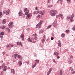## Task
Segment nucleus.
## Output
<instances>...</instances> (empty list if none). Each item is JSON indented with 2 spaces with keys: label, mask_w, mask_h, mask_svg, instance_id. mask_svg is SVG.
Wrapping results in <instances>:
<instances>
[{
  "label": "nucleus",
  "mask_w": 75,
  "mask_h": 75,
  "mask_svg": "<svg viewBox=\"0 0 75 75\" xmlns=\"http://www.w3.org/2000/svg\"><path fill=\"white\" fill-rule=\"evenodd\" d=\"M58 12L56 10H52L50 11V15L52 16H55V14H57Z\"/></svg>",
  "instance_id": "obj_1"
},
{
  "label": "nucleus",
  "mask_w": 75,
  "mask_h": 75,
  "mask_svg": "<svg viewBox=\"0 0 75 75\" xmlns=\"http://www.w3.org/2000/svg\"><path fill=\"white\" fill-rule=\"evenodd\" d=\"M13 22H11L9 23L8 24L9 28H13Z\"/></svg>",
  "instance_id": "obj_2"
},
{
  "label": "nucleus",
  "mask_w": 75,
  "mask_h": 75,
  "mask_svg": "<svg viewBox=\"0 0 75 75\" xmlns=\"http://www.w3.org/2000/svg\"><path fill=\"white\" fill-rule=\"evenodd\" d=\"M24 35L23 34H22L20 36L21 38H22V40L23 41H24Z\"/></svg>",
  "instance_id": "obj_3"
},
{
  "label": "nucleus",
  "mask_w": 75,
  "mask_h": 75,
  "mask_svg": "<svg viewBox=\"0 0 75 75\" xmlns=\"http://www.w3.org/2000/svg\"><path fill=\"white\" fill-rule=\"evenodd\" d=\"M18 14L19 15V16H23V12L21 10H20V12H19Z\"/></svg>",
  "instance_id": "obj_4"
},
{
  "label": "nucleus",
  "mask_w": 75,
  "mask_h": 75,
  "mask_svg": "<svg viewBox=\"0 0 75 75\" xmlns=\"http://www.w3.org/2000/svg\"><path fill=\"white\" fill-rule=\"evenodd\" d=\"M59 17H61L62 19H64V16H63V15L62 14H59L58 15Z\"/></svg>",
  "instance_id": "obj_5"
},
{
  "label": "nucleus",
  "mask_w": 75,
  "mask_h": 75,
  "mask_svg": "<svg viewBox=\"0 0 75 75\" xmlns=\"http://www.w3.org/2000/svg\"><path fill=\"white\" fill-rule=\"evenodd\" d=\"M38 27H39L38 28H41V25H40V23H38L36 25V28H38Z\"/></svg>",
  "instance_id": "obj_6"
},
{
  "label": "nucleus",
  "mask_w": 75,
  "mask_h": 75,
  "mask_svg": "<svg viewBox=\"0 0 75 75\" xmlns=\"http://www.w3.org/2000/svg\"><path fill=\"white\" fill-rule=\"evenodd\" d=\"M62 74H63V73L62 72V70L60 69L59 71V75H62Z\"/></svg>",
  "instance_id": "obj_7"
},
{
  "label": "nucleus",
  "mask_w": 75,
  "mask_h": 75,
  "mask_svg": "<svg viewBox=\"0 0 75 75\" xmlns=\"http://www.w3.org/2000/svg\"><path fill=\"white\" fill-rule=\"evenodd\" d=\"M11 73L13 74H15V71H14V69H11Z\"/></svg>",
  "instance_id": "obj_8"
},
{
  "label": "nucleus",
  "mask_w": 75,
  "mask_h": 75,
  "mask_svg": "<svg viewBox=\"0 0 75 75\" xmlns=\"http://www.w3.org/2000/svg\"><path fill=\"white\" fill-rule=\"evenodd\" d=\"M59 43H58V45L59 47H61V41L60 40L58 41Z\"/></svg>",
  "instance_id": "obj_9"
},
{
  "label": "nucleus",
  "mask_w": 75,
  "mask_h": 75,
  "mask_svg": "<svg viewBox=\"0 0 75 75\" xmlns=\"http://www.w3.org/2000/svg\"><path fill=\"white\" fill-rule=\"evenodd\" d=\"M59 2L60 3V4H62V0H58L57 3H59Z\"/></svg>",
  "instance_id": "obj_10"
},
{
  "label": "nucleus",
  "mask_w": 75,
  "mask_h": 75,
  "mask_svg": "<svg viewBox=\"0 0 75 75\" xmlns=\"http://www.w3.org/2000/svg\"><path fill=\"white\" fill-rule=\"evenodd\" d=\"M10 10L9 9L7 10L6 12V15L10 13Z\"/></svg>",
  "instance_id": "obj_11"
},
{
  "label": "nucleus",
  "mask_w": 75,
  "mask_h": 75,
  "mask_svg": "<svg viewBox=\"0 0 75 75\" xmlns=\"http://www.w3.org/2000/svg\"><path fill=\"white\" fill-rule=\"evenodd\" d=\"M6 30L8 33L10 32V29L8 28H6Z\"/></svg>",
  "instance_id": "obj_12"
},
{
  "label": "nucleus",
  "mask_w": 75,
  "mask_h": 75,
  "mask_svg": "<svg viewBox=\"0 0 75 75\" xmlns=\"http://www.w3.org/2000/svg\"><path fill=\"white\" fill-rule=\"evenodd\" d=\"M40 14L41 15H43L45 14V11H41Z\"/></svg>",
  "instance_id": "obj_13"
},
{
  "label": "nucleus",
  "mask_w": 75,
  "mask_h": 75,
  "mask_svg": "<svg viewBox=\"0 0 75 75\" xmlns=\"http://www.w3.org/2000/svg\"><path fill=\"white\" fill-rule=\"evenodd\" d=\"M6 23V20L5 19L3 20L2 21L3 24H5Z\"/></svg>",
  "instance_id": "obj_14"
},
{
  "label": "nucleus",
  "mask_w": 75,
  "mask_h": 75,
  "mask_svg": "<svg viewBox=\"0 0 75 75\" xmlns=\"http://www.w3.org/2000/svg\"><path fill=\"white\" fill-rule=\"evenodd\" d=\"M53 26H55L56 25H57V22H54L53 23Z\"/></svg>",
  "instance_id": "obj_15"
},
{
  "label": "nucleus",
  "mask_w": 75,
  "mask_h": 75,
  "mask_svg": "<svg viewBox=\"0 0 75 75\" xmlns=\"http://www.w3.org/2000/svg\"><path fill=\"white\" fill-rule=\"evenodd\" d=\"M28 41H29V42H32V40H31V39H30V38H29L27 40Z\"/></svg>",
  "instance_id": "obj_16"
},
{
  "label": "nucleus",
  "mask_w": 75,
  "mask_h": 75,
  "mask_svg": "<svg viewBox=\"0 0 75 75\" xmlns=\"http://www.w3.org/2000/svg\"><path fill=\"white\" fill-rule=\"evenodd\" d=\"M11 44H9V45L7 44L6 45V47L8 48L9 47H10V46H11Z\"/></svg>",
  "instance_id": "obj_17"
},
{
  "label": "nucleus",
  "mask_w": 75,
  "mask_h": 75,
  "mask_svg": "<svg viewBox=\"0 0 75 75\" xmlns=\"http://www.w3.org/2000/svg\"><path fill=\"white\" fill-rule=\"evenodd\" d=\"M52 26V25H50L47 28V29L48 30V28H51V27Z\"/></svg>",
  "instance_id": "obj_18"
},
{
  "label": "nucleus",
  "mask_w": 75,
  "mask_h": 75,
  "mask_svg": "<svg viewBox=\"0 0 75 75\" xmlns=\"http://www.w3.org/2000/svg\"><path fill=\"white\" fill-rule=\"evenodd\" d=\"M61 36L62 37H65V34L64 33H62L61 35Z\"/></svg>",
  "instance_id": "obj_19"
},
{
  "label": "nucleus",
  "mask_w": 75,
  "mask_h": 75,
  "mask_svg": "<svg viewBox=\"0 0 75 75\" xmlns=\"http://www.w3.org/2000/svg\"><path fill=\"white\" fill-rule=\"evenodd\" d=\"M6 28V26H2V27H1V29H4Z\"/></svg>",
  "instance_id": "obj_20"
},
{
  "label": "nucleus",
  "mask_w": 75,
  "mask_h": 75,
  "mask_svg": "<svg viewBox=\"0 0 75 75\" xmlns=\"http://www.w3.org/2000/svg\"><path fill=\"white\" fill-rule=\"evenodd\" d=\"M4 35V32H1V35Z\"/></svg>",
  "instance_id": "obj_21"
},
{
  "label": "nucleus",
  "mask_w": 75,
  "mask_h": 75,
  "mask_svg": "<svg viewBox=\"0 0 75 75\" xmlns=\"http://www.w3.org/2000/svg\"><path fill=\"white\" fill-rule=\"evenodd\" d=\"M44 31V30H41V31H40L39 32V33H43Z\"/></svg>",
  "instance_id": "obj_22"
},
{
  "label": "nucleus",
  "mask_w": 75,
  "mask_h": 75,
  "mask_svg": "<svg viewBox=\"0 0 75 75\" xmlns=\"http://www.w3.org/2000/svg\"><path fill=\"white\" fill-rule=\"evenodd\" d=\"M22 64V63L21 62H18V64L20 65V66Z\"/></svg>",
  "instance_id": "obj_23"
},
{
  "label": "nucleus",
  "mask_w": 75,
  "mask_h": 75,
  "mask_svg": "<svg viewBox=\"0 0 75 75\" xmlns=\"http://www.w3.org/2000/svg\"><path fill=\"white\" fill-rule=\"evenodd\" d=\"M18 57L20 59H21V58H21V56L20 55H18Z\"/></svg>",
  "instance_id": "obj_24"
},
{
  "label": "nucleus",
  "mask_w": 75,
  "mask_h": 75,
  "mask_svg": "<svg viewBox=\"0 0 75 75\" xmlns=\"http://www.w3.org/2000/svg\"><path fill=\"white\" fill-rule=\"evenodd\" d=\"M66 33H69V30H67L66 31Z\"/></svg>",
  "instance_id": "obj_25"
},
{
  "label": "nucleus",
  "mask_w": 75,
  "mask_h": 75,
  "mask_svg": "<svg viewBox=\"0 0 75 75\" xmlns=\"http://www.w3.org/2000/svg\"><path fill=\"white\" fill-rule=\"evenodd\" d=\"M42 43H44L45 42V39H43L42 40Z\"/></svg>",
  "instance_id": "obj_26"
},
{
  "label": "nucleus",
  "mask_w": 75,
  "mask_h": 75,
  "mask_svg": "<svg viewBox=\"0 0 75 75\" xmlns=\"http://www.w3.org/2000/svg\"><path fill=\"white\" fill-rule=\"evenodd\" d=\"M42 21H40V23H39V24L40 25H41V24H42Z\"/></svg>",
  "instance_id": "obj_27"
},
{
  "label": "nucleus",
  "mask_w": 75,
  "mask_h": 75,
  "mask_svg": "<svg viewBox=\"0 0 75 75\" xmlns=\"http://www.w3.org/2000/svg\"><path fill=\"white\" fill-rule=\"evenodd\" d=\"M70 18V17H67V20H68V21H69V20Z\"/></svg>",
  "instance_id": "obj_28"
},
{
  "label": "nucleus",
  "mask_w": 75,
  "mask_h": 75,
  "mask_svg": "<svg viewBox=\"0 0 75 75\" xmlns=\"http://www.w3.org/2000/svg\"><path fill=\"white\" fill-rule=\"evenodd\" d=\"M72 29L73 30V31H75V26H74V27H73L72 28Z\"/></svg>",
  "instance_id": "obj_29"
},
{
  "label": "nucleus",
  "mask_w": 75,
  "mask_h": 75,
  "mask_svg": "<svg viewBox=\"0 0 75 75\" xmlns=\"http://www.w3.org/2000/svg\"><path fill=\"white\" fill-rule=\"evenodd\" d=\"M35 61L36 62H37V63H39V60H36Z\"/></svg>",
  "instance_id": "obj_30"
},
{
  "label": "nucleus",
  "mask_w": 75,
  "mask_h": 75,
  "mask_svg": "<svg viewBox=\"0 0 75 75\" xmlns=\"http://www.w3.org/2000/svg\"><path fill=\"white\" fill-rule=\"evenodd\" d=\"M52 68H50V69H49V71H50V72H51V71H52Z\"/></svg>",
  "instance_id": "obj_31"
},
{
  "label": "nucleus",
  "mask_w": 75,
  "mask_h": 75,
  "mask_svg": "<svg viewBox=\"0 0 75 75\" xmlns=\"http://www.w3.org/2000/svg\"><path fill=\"white\" fill-rule=\"evenodd\" d=\"M27 10H28L27 8H26L25 9H24V11L25 12V11H27Z\"/></svg>",
  "instance_id": "obj_32"
},
{
  "label": "nucleus",
  "mask_w": 75,
  "mask_h": 75,
  "mask_svg": "<svg viewBox=\"0 0 75 75\" xmlns=\"http://www.w3.org/2000/svg\"><path fill=\"white\" fill-rule=\"evenodd\" d=\"M37 34L36 33H35L33 35V36H34L35 37V36H37Z\"/></svg>",
  "instance_id": "obj_33"
},
{
  "label": "nucleus",
  "mask_w": 75,
  "mask_h": 75,
  "mask_svg": "<svg viewBox=\"0 0 75 75\" xmlns=\"http://www.w3.org/2000/svg\"><path fill=\"white\" fill-rule=\"evenodd\" d=\"M52 61H53V62H54V63H55L56 62L55 61V59H53L52 60Z\"/></svg>",
  "instance_id": "obj_34"
},
{
  "label": "nucleus",
  "mask_w": 75,
  "mask_h": 75,
  "mask_svg": "<svg viewBox=\"0 0 75 75\" xmlns=\"http://www.w3.org/2000/svg\"><path fill=\"white\" fill-rule=\"evenodd\" d=\"M3 70L4 71H6V70H7V68H4Z\"/></svg>",
  "instance_id": "obj_35"
},
{
  "label": "nucleus",
  "mask_w": 75,
  "mask_h": 75,
  "mask_svg": "<svg viewBox=\"0 0 75 75\" xmlns=\"http://www.w3.org/2000/svg\"><path fill=\"white\" fill-rule=\"evenodd\" d=\"M0 37L1 39L3 38V36L2 35L0 36Z\"/></svg>",
  "instance_id": "obj_36"
},
{
  "label": "nucleus",
  "mask_w": 75,
  "mask_h": 75,
  "mask_svg": "<svg viewBox=\"0 0 75 75\" xmlns=\"http://www.w3.org/2000/svg\"><path fill=\"white\" fill-rule=\"evenodd\" d=\"M50 73H51V72H50V71H48V72L47 73V75H49V74H50Z\"/></svg>",
  "instance_id": "obj_37"
},
{
  "label": "nucleus",
  "mask_w": 75,
  "mask_h": 75,
  "mask_svg": "<svg viewBox=\"0 0 75 75\" xmlns=\"http://www.w3.org/2000/svg\"><path fill=\"white\" fill-rule=\"evenodd\" d=\"M27 17H28V18H29V17H30V15L28 14L27 15Z\"/></svg>",
  "instance_id": "obj_38"
},
{
  "label": "nucleus",
  "mask_w": 75,
  "mask_h": 75,
  "mask_svg": "<svg viewBox=\"0 0 75 75\" xmlns=\"http://www.w3.org/2000/svg\"><path fill=\"white\" fill-rule=\"evenodd\" d=\"M50 7H52V6L51 5V4H50V5H49L48 6V7H49V8H50Z\"/></svg>",
  "instance_id": "obj_39"
},
{
  "label": "nucleus",
  "mask_w": 75,
  "mask_h": 75,
  "mask_svg": "<svg viewBox=\"0 0 75 75\" xmlns=\"http://www.w3.org/2000/svg\"><path fill=\"white\" fill-rule=\"evenodd\" d=\"M58 55H59V53H57L56 55V57H57L58 56Z\"/></svg>",
  "instance_id": "obj_40"
},
{
  "label": "nucleus",
  "mask_w": 75,
  "mask_h": 75,
  "mask_svg": "<svg viewBox=\"0 0 75 75\" xmlns=\"http://www.w3.org/2000/svg\"><path fill=\"white\" fill-rule=\"evenodd\" d=\"M51 40H53L54 39V38L53 37H51Z\"/></svg>",
  "instance_id": "obj_41"
},
{
  "label": "nucleus",
  "mask_w": 75,
  "mask_h": 75,
  "mask_svg": "<svg viewBox=\"0 0 75 75\" xmlns=\"http://www.w3.org/2000/svg\"><path fill=\"white\" fill-rule=\"evenodd\" d=\"M72 19H73V17L72 16H71L70 18V20H72Z\"/></svg>",
  "instance_id": "obj_42"
},
{
  "label": "nucleus",
  "mask_w": 75,
  "mask_h": 75,
  "mask_svg": "<svg viewBox=\"0 0 75 75\" xmlns=\"http://www.w3.org/2000/svg\"><path fill=\"white\" fill-rule=\"evenodd\" d=\"M18 55V54H15V57H17V56Z\"/></svg>",
  "instance_id": "obj_43"
},
{
  "label": "nucleus",
  "mask_w": 75,
  "mask_h": 75,
  "mask_svg": "<svg viewBox=\"0 0 75 75\" xmlns=\"http://www.w3.org/2000/svg\"><path fill=\"white\" fill-rule=\"evenodd\" d=\"M19 42H17V45H19Z\"/></svg>",
  "instance_id": "obj_44"
},
{
  "label": "nucleus",
  "mask_w": 75,
  "mask_h": 75,
  "mask_svg": "<svg viewBox=\"0 0 75 75\" xmlns=\"http://www.w3.org/2000/svg\"><path fill=\"white\" fill-rule=\"evenodd\" d=\"M60 58V57L59 56H57V59H59V58Z\"/></svg>",
  "instance_id": "obj_45"
},
{
  "label": "nucleus",
  "mask_w": 75,
  "mask_h": 75,
  "mask_svg": "<svg viewBox=\"0 0 75 75\" xmlns=\"http://www.w3.org/2000/svg\"><path fill=\"white\" fill-rule=\"evenodd\" d=\"M34 39L35 40H37V39H38V38H37V37H35Z\"/></svg>",
  "instance_id": "obj_46"
},
{
  "label": "nucleus",
  "mask_w": 75,
  "mask_h": 75,
  "mask_svg": "<svg viewBox=\"0 0 75 75\" xmlns=\"http://www.w3.org/2000/svg\"><path fill=\"white\" fill-rule=\"evenodd\" d=\"M40 17H41V16L40 15H38V18H40Z\"/></svg>",
  "instance_id": "obj_47"
},
{
  "label": "nucleus",
  "mask_w": 75,
  "mask_h": 75,
  "mask_svg": "<svg viewBox=\"0 0 75 75\" xmlns=\"http://www.w3.org/2000/svg\"><path fill=\"white\" fill-rule=\"evenodd\" d=\"M39 11H37L36 14H38V13H39Z\"/></svg>",
  "instance_id": "obj_48"
},
{
  "label": "nucleus",
  "mask_w": 75,
  "mask_h": 75,
  "mask_svg": "<svg viewBox=\"0 0 75 75\" xmlns=\"http://www.w3.org/2000/svg\"><path fill=\"white\" fill-rule=\"evenodd\" d=\"M45 35H44V36L43 37V39H44V38H45Z\"/></svg>",
  "instance_id": "obj_49"
},
{
  "label": "nucleus",
  "mask_w": 75,
  "mask_h": 75,
  "mask_svg": "<svg viewBox=\"0 0 75 75\" xmlns=\"http://www.w3.org/2000/svg\"><path fill=\"white\" fill-rule=\"evenodd\" d=\"M1 15H2V13H1V12H0V16H1Z\"/></svg>",
  "instance_id": "obj_50"
},
{
  "label": "nucleus",
  "mask_w": 75,
  "mask_h": 75,
  "mask_svg": "<svg viewBox=\"0 0 75 75\" xmlns=\"http://www.w3.org/2000/svg\"><path fill=\"white\" fill-rule=\"evenodd\" d=\"M28 14V13H27V12L25 13V14L26 15H27Z\"/></svg>",
  "instance_id": "obj_51"
},
{
  "label": "nucleus",
  "mask_w": 75,
  "mask_h": 75,
  "mask_svg": "<svg viewBox=\"0 0 75 75\" xmlns=\"http://www.w3.org/2000/svg\"><path fill=\"white\" fill-rule=\"evenodd\" d=\"M4 68H7V66H4Z\"/></svg>",
  "instance_id": "obj_52"
},
{
  "label": "nucleus",
  "mask_w": 75,
  "mask_h": 75,
  "mask_svg": "<svg viewBox=\"0 0 75 75\" xmlns=\"http://www.w3.org/2000/svg\"><path fill=\"white\" fill-rule=\"evenodd\" d=\"M74 14H72V15H71V16L72 17H74Z\"/></svg>",
  "instance_id": "obj_53"
},
{
  "label": "nucleus",
  "mask_w": 75,
  "mask_h": 75,
  "mask_svg": "<svg viewBox=\"0 0 75 75\" xmlns=\"http://www.w3.org/2000/svg\"><path fill=\"white\" fill-rule=\"evenodd\" d=\"M58 17H59V16L58 15H56V18H58Z\"/></svg>",
  "instance_id": "obj_54"
},
{
  "label": "nucleus",
  "mask_w": 75,
  "mask_h": 75,
  "mask_svg": "<svg viewBox=\"0 0 75 75\" xmlns=\"http://www.w3.org/2000/svg\"><path fill=\"white\" fill-rule=\"evenodd\" d=\"M35 67V65H34L32 67L34 68V67Z\"/></svg>",
  "instance_id": "obj_55"
},
{
  "label": "nucleus",
  "mask_w": 75,
  "mask_h": 75,
  "mask_svg": "<svg viewBox=\"0 0 75 75\" xmlns=\"http://www.w3.org/2000/svg\"><path fill=\"white\" fill-rule=\"evenodd\" d=\"M5 13H6V11H3V14H5Z\"/></svg>",
  "instance_id": "obj_56"
},
{
  "label": "nucleus",
  "mask_w": 75,
  "mask_h": 75,
  "mask_svg": "<svg viewBox=\"0 0 75 75\" xmlns=\"http://www.w3.org/2000/svg\"><path fill=\"white\" fill-rule=\"evenodd\" d=\"M5 53H6V52H3V55H4V54H5Z\"/></svg>",
  "instance_id": "obj_57"
},
{
  "label": "nucleus",
  "mask_w": 75,
  "mask_h": 75,
  "mask_svg": "<svg viewBox=\"0 0 75 75\" xmlns=\"http://www.w3.org/2000/svg\"><path fill=\"white\" fill-rule=\"evenodd\" d=\"M3 73H4V72L3 71H1V74H3Z\"/></svg>",
  "instance_id": "obj_58"
},
{
  "label": "nucleus",
  "mask_w": 75,
  "mask_h": 75,
  "mask_svg": "<svg viewBox=\"0 0 75 75\" xmlns=\"http://www.w3.org/2000/svg\"><path fill=\"white\" fill-rule=\"evenodd\" d=\"M70 58H73V56H72V55H71Z\"/></svg>",
  "instance_id": "obj_59"
},
{
  "label": "nucleus",
  "mask_w": 75,
  "mask_h": 75,
  "mask_svg": "<svg viewBox=\"0 0 75 75\" xmlns=\"http://www.w3.org/2000/svg\"><path fill=\"white\" fill-rule=\"evenodd\" d=\"M34 65H35V66H36V65H37V63H35Z\"/></svg>",
  "instance_id": "obj_60"
},
{
  "label": "nucleus",
  "mask_w": 75,
  "mask_h": 75,
  "mask_svg": "<svg viewBox=\"0 0 75 75\" xmlns=\"http://www.w3.org/2000/svg\"><path fill=\"white\" fill-rule=\"evenodd\" d=\"M33 43H35V42H36V41H33Z\"/></svg>",
  "instance_id": "obj_61"
},
{
  "label": "nucleus",
  "mask_w": 75,
  "mask_h": 75,
  "mask_svg": "<svg viewBox=\"0 0 75 75\" xmlns=\"http://www.w3.org/2000/svg\"><path fill=\"white\" fill-rule=\"evenodd\" d=\"M35 9H36V10H38V8H37V7H35Z\"/></svg>",
  "instance_id": "obj_62"
},
{
  "label": "nucleus",
  "mask_w": 75,
  "mask_h": 75,
  "mask_svg": "<svg viewBox=\"0 0 75 75\" xmlns=\"http://www.w3.org/2000/svg\"><path fill=\"white\" fill-rule=\"evenodd\" d=\"M36 13V11H34L33 12V14H35Z\"/></svg>",
  "instance_id": "obj_63"
},
{
  "label": "nucleus",
  "mask_w": 75,
  "mask_h": 75,
  "mask_svg": "<svg viewBox=\"0 0 75 75\" xmlns=\"http://www.w3.org/2000/svg\"><path fill=\"white\" fill-rule=\"evenodd\" d=\"M74 73H75V71L72 72V74H74Z\"/></svg>",
  "instance_id": "obj_64"
}]
</instances>
